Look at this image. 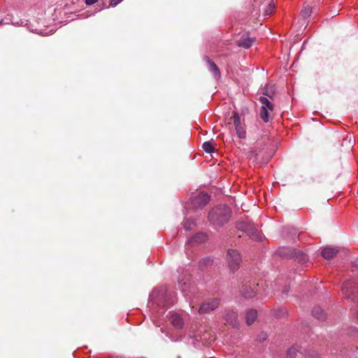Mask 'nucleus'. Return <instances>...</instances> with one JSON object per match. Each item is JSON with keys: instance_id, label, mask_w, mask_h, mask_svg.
I'll use <instances>...</instances> for the list:
<instances>
[{"instance_id": "f8f14e48", "label": "nucleus", "mask_w": 358, "mask_h": 358, "mask_svg": "<svg viewBox=\"0 0 358 358\" xmlns=\"http://www.w3.org/2000/svg\"><path fill=\"white\" fill-rule=\"evenodd\" d=\"M338 252V250L335 248L326 247L322 249L321 255L324 259H331L336 255Z\"/></svg>"}, {"instance_id": "f704fd0d", "label": "nucleus", "mask_w": 358, "mask_h": 358, "mask_svg": "<svg viewBox=\"0 0 358 358\" xmlns=\"http://www.w3.org/2000/svg\"><path fill=\"white\" fill-rule=\"evenodd\" d=\"M170 303H171L166 301V302H165V303H164V304H163V306L169 305Z\"/></svg>"}, {"instance_id": "2eb2a0df", "label": "nucleus", "mask_w": 358, "mask_h": 358, "mask_svg": "<svg viewBox=\"0 0 358 358\" xmlns=\"http://www.w3.org/2000/svg\"><path fill=\"white\" fill-rule=\"evenodd\" d=\"M257 317V311L254 309H250L246 312L245 320L248 325H251L254 323Z\"/></svg>"}, {"instance_id": "f3484780", "label": "nucleus", "mask_w": 358, "mask_h": 358, "mask_svg": "<svg viewBox=\"0 0 358 358\" xmlns=\"http://www.w3.org/2000/svg\"><path fill=\"white\" fill-rule=\"evenodd\" d=\"M166 293V289L164 287H161L159 289H154L150 296L155 300V302H157L160 300L161 298L164 296Z\"/></svg>"}, {"instance_id": "4be33fe9", "label": "nucleus", "mask_w": 358, "mask_h": 358, "mask_svg": "<svg viewBox=\"0 0 358 358\" xmlns=\"http://www.w3.org/2000/svg\"><path fill=\"white\" fill-rule=\"evenodd\" d=\"M203 150L206 152L211 154L215 152L214 146L210 141H206L202 145Z\"/></svg>"}, {"instance_id": "72a5a7b5", "label": "nucleus", "mask_w": 358, "mask_h": 358, "mask_svg": "<svg viewBox=\"0 0 358 358\" xmlns=\"http://www.w3.org/2000/svg\"><path fill=\"white\" fill-rule=\"evenodd\" d=\"M5 22L3 20H0V25L3 24Z\"/></svg>"}, {"instance_id": "6e6552de", "label": "nucleus", "mask_w": 358, "mask_h": 358, "mask_svg": "<svg viewBox=\"0 0 358 358\" xmlns=\"http://www.w3.org/2000/svg\"><path fill=\"white\" fill-rule=\"evenodd\" d=\"M259 284L249 282L243 285L242 294L245 298H252L258 292Z\"/></svg>"}, {"instance_id": "0eeeda50", "label": "nucleus", "mask_w": 358, "mask_h": 358, "mask_svg": "<svg viewBox=\"0 0 358 358\" xmlns=\"http://www.w3.org/2000/svg\"><path fill=\"white\" fill-rule=\"evenodd\" d=\"M220 305V301L217 299H212L204 301L199 308L200 313H208L216 309Z\"/></svg>"}, {"instance_id": "39448f33", "label": "nucleus", "mask_w": 358, "mask_h": 358, "mask_svg": "<svg viewBox=\"0 0 358 358\" xmlns=\"http://www.w3.org/2000/svg\"><path fill=\"white\" fill-rule=\"evenodd\" d=\"M298 354L303 355L306 358H318L319 355L315 352H310L309 350L294 345L287 350V358H296Z\"/></svg>"}, {"instance_id": "7c9ffc66", "label": "nucleus", "mask_w": 358, "mask_h": 358, "mask_svg": "<svg viewBox=\"0 0 358 358\" xmlns=\"http://www.w3.org/2000/svg\"><path fill=\"white\" fill-rule=\"evenodd\" d=\"M266 335H264V336H261V338H259V341H263L266 339Z\"/></svg>"}, {"instance_id": "a878e982", "label": "nucleus", "mask_w": 358, "mask_h": 358, "mask_svg": "<svg viewBox=\"0 0 358 358\" xmlns=\"http://www.w3.org/2000/svg\"><path fill=\"white\" fill-rule=\"evenodd\" d=\"M183 225L186 231H189L192 229V227L194 225V222L190 221L189 219H185Z\"/></svg>"}, {"instance_id": "e433bc0d", "label": "nucleus", "mask_w": 358, "mask_h": 358, "mask_svg": "<svg viewBox=\"0 0 358 358\" xmlns=\"http://www.w3.org/2000/svg\"><path fill=\"white\" fill-rule=\"evenodd\" d=\"M357 316H358V312H357Z\"/></svg>"}, {"instance_id": "393cba45", "label": "nucleus", "mask_w": 358, "mask_h": 358, "mask_svg": "<svg viewBox=\"0 0 358 358\" xmlns=\"http://www.w3.org/2000/svg\"><path fill=\"white\" fill-rule=\"evenodd\" d=\"M274 8H275L274 3L273 2H271L264 10V15L265 16L271 15L273 13Z\"/></svg>"}, {"instance_id": "bb28decb", "label": "nucleus", "mask_w": 358, "mask_h": 358, "mask_svg": "<svg viewBox=\"0 0 358 358\" xmlns=\"http://www.w3.org/2000/svg\"><path fill=\"white\" fill-rule=\"evenodd\" d=\"M122 0H110V5L113 7L116 6L119 4Z\"/></svg>"}, {"instance_id": "b1692460", "label": "nucleus", "mask_w": 358, "mask_h": 358, "mask_svg": "<svg viewBox=\"0 0 358 358\" xmlns=\"http://www.w3.org/2000/svg\"><path fill=\"white\" fill-rule=\"evenodd\" d=\"M312 13V8L308 6H304L301 10V15L303 18L308 17Z\"/></svg>"}, {"instance_id": "ddd939ff", "label": "nucleus", "mask_w": 358, "mask_h": 358, "mask_svg": "<svg viewBox=\"0 0 358 358\" xmlns=\"http://www.w3.org/2000/svg\"><path fill=\"white\" fill-rule=\"evenodd\" d=\"M186 276L180 275L178 277V285L181 292L185 293L190 287L191 282L189 279L185 280Z\"/></svg>"}, {"instance_id": "20e7f679", "label": "nucleus", "mask_w": 358, "mask_h": 358, "mask_svg": "<svg viewBox=\"0 0 358 358\" xmlns=\"http://www.w3.org/2000/svg\"><path fill=\"white\" fill-rule=\"evenodd\" d=\"M227 262L231 273L236 272L240 266L241 257L239 252L234 249H229L227 255Z\"/></svg>"}, {"instance_id": "5701e85b", "label": "nucleus", "mask_w": 358, "mask_h": 358, "mask_svg": "<svg viewBox=\"0 0 358 358\" xmlns=\"http://www.w3.org/2000/svg\"><path fill=\"white\" fill-rule=\"evenodd\" d=\"M268 109H266L264 107H261L259 111V116L264 122L269 121Z\"/></svg>"}, {"instance_id": "c9c22d12", "label": "nucleus", "mask_w": 358, "mask_h": 358, "mask_svg": "<svg viewBox=\"0 0 358 358\" xmlns=\"http://www.w3.org/2000/svg\"><path fill=\"white\" fill-rule=\"evenodd\" d=\"M264 94L266 95V96H268V94L266 92L264 93Z\"/></svg>"}, {"instance_id": "4468645a", "label": "nucleus", "mask_w": 358, "mask_h": 358, "mask_svg": "<svg viewBox=\"0 0 358 358\" xmlns=\"http://www.w3.org/2000/svg\"><path fill=\"white\" fill-rule=\"evenodd\" d=\"M312 315L317 320L323 321L327 318V315L320 306H315L312 310Z\"/></svg>"}, {"instance_id": "9b49d317", "label": "nucleus", "mask_w": 358, "mask_h": 358, "mask_svg": "<svg viewBox=\"0 0 358 358\" xmlns=\"http://www.w3.org/2000/svg\"><path fill=\"white\" fill-rule=\"evenodd\" d=\"M204 59L208 64V70L213 74V76L218 79L221 77V73L217 65L214 62L210 60L208 57H204Z\"/></svg>"}, {"instance_id": "dca6fc26", "label": "nucleus", "mask_w": 358, "mask_h": 358, "mask_svg": "<svg viewBox=\"0 0 358 358\" xmlns=\"http://www.w3.org/2000/svg\"><path fill=\"white\" fill-rule=\"evenodd\" d=\"M255 38H249V37H241L238 41V45L240 47H243L245 48H250L253 43L255 42Z\"/></svg>"}, {"instance_id": "f03ea898", "label": "nucleus", "mask_w": 358, "mask_h": 358, "mask_svg": "<svg viewBox=\"0 0 358 358\" xmlns=\"http://www.w3.org/2000/svg\"><path fill=\"white\" fill-rule=\"evenodd\" d=\"M236 228L239 231L245 232L253 241H261L263 238V235L252 222L248 221L239 222L236 224Z\"/></svg>"}, {"instance_id": "cd10ccee", "label": "nucleus", "mask_w": 358, "mask_h": 358, "mask_svg": "<svg viewBox=\"0 0 358 358\" xmlns=\"http://www.w3.org/2000/svg\"><path fill=\"white\" fill-rule=\"evenodd\" d=\"M98 0H85V3L87 5H92L97 2Z\"/></svg>"}, {"instance_id": "6ab92c4d", "label": "nucleus", "mask_w": 358, "mask_h": 358, "mask_svg": "<svg viewBox=\"0 0 358 358\" xmlns=\"http://www.w3.org/2000/svg\"><path fill=\"white\" fill-rule=\"evenodd\" d=\"M170 321L171 324L178 329H180L183 325V321L182 318L177 314H173L170 317Z\"/></svg>"}, {"instance_id": "2f4dec72", "label": "nucleus", "mask_w": 358, "mask_h": 358, "mask_svg": "<svg viewBox=\"0 0 358 358\" xmlns=\"http://www.w3.org/2000/svg\"><path fill=\"white\" fill-rule=\"evenodd\" d=\"M266 335H264V336H261V338H259V341H263L266 339Z\"/></svg>"}, {"instance_id": "aec40b11", "label": "nucleus", "mask_w": 358, "mask_h": 358, "mask_svg": "<svg viewBox=\"0 0 358 358\" xmlns=\"http://www.w3.org/2000/svg\"><path fill=\"white\" fill-rule=\"evenodd\" d=\"M259 101L262 103L261 107H264L266 109H268L271 111L273 110V104L266 97L260 96Z\"/></svg>"}, {"instance_id": "c756f323", "label": "nucleus", "mask_w": 358, "mask_h": 358, "mask_svg": "<svg viewBox=\"0 0 358 358\" xmlns=\"http://www.w3.org/2000/svg\"><path fill=\"white\" fill-rule=\"evenodd\" d=\"M281 292L282 294L287 295L288 294V292H289V289L287 287H285L283 289H282Z\"/></svg>"}, {"instance_id": "1a4fd4ad", "label": "nucleus", "mask_w": 358, "mask_h": 358, "mask_svg": "<svg viewBox=\"0 0 358 358\" xmlns=\"http://www.w3.org/2000/svg\"><path fill=\"white\" fill-rule=\"evenodd\" d=\"M234 120V124L235 127L236 132L238 138H245L246 136V132L244 128L241 125V118L239 115L234 112L233 113L232 117Z\"/></svg>"}, {"instance_id": "7ed1b4c3", "label": "nucleus", "mask_w": 358, "mask_h": 358, "mask_svg": "<svg viewBox=\"0 0 358 358\" xmlns=\"http://www.w3.org/2000/svg\"><path fill=\"white\" fill-rule=\"evenodd\" d=\"M342 292L345 297L354 304L358 303V284L355 280H348L342 285Z\"/></svg>"}, {"instance_id": "423d86ee", "label": "nucleus", "mask_w": 358, "mask_h": 358, "mask_svg": "<svg viewBox=\"0 0 358 358\" xmlns=\"http://www.w3.org/2000/svg\"><path fill=\"white\" fill-rule=\"evenodd\" d=\"M210 200V196L207 193L199 192L192 201L193 207L199 208L207 205Z\"/></svg>"}, {"instance_id": "9d476101", "label": "nucleus", "mask_w": 358, "mask_h": 358, "mask_svg": "<svg viewBox=\"0 0 358 358\" xmlns=\"http://www.w3.org/2000/svg\"><path fill=\"white\" fill-rule=\"evenodd\" d=\"M237 317V313L233 310L227 311L224 315V318L227 322L234 328H238L239 326V322Z\"/></svg>"}, {"instance_id": "f257e3e1", "label": "nucleus", "mask_w": 358, "mask_h": 358, "mask_svg": "<svg viewBox=\"0 0 358 358\" xmlns=\"http://www.w3.org/2000/svg\"><path fill=\"white\" fill-rule=\"evenodd\" d=\"M231 217V210L226 205H219L208 213V220L214 226H222Z\"/></svg>"}, {"instance_id": "c85d7f7f", "label": "nucleus", "mask_w": 358, "mask_h": 358, "mask_svg": "<svg viewBox=\"0 0 358 358\" xmlns=\"http://www.w3.org/2000/svg\"><path fill=\"white\" fill-rule=\"evenodd\" d=\"M300 260L303 262H306L308 260L307 255H304V254H301Z\"/></svg>"}, {"instance_id": "a211bd4d", "label": "nucleus", "mask_w": 358, "mask_h": 358, "mask_svg": "<svg viewBox=\"0 0 358 358\" xmlns=\"http://www.w3.org/2000/svg\"><path fill=\"white\" fill-rule=\"evenodd\" d=\"M207 236L205 233L195 234L189 241V243H201L206 241Z\"/></svg>"}, {"instance_id": "412c9836", "label": "nucleus", "mask_w": 358, "mask_h": 358, "mask_svg": "<svg viewBox=\"0 0 358 358\" xmlns=\"http://www.w3.org/2000/svg\"><path fill=\"white\" fill-rule=\"evenodd\" d=\"M213 260L210 257H206L201 259L199 262V266L201 269L213 265Z\"/></svg>"}, {"instance_id": "473e14b6", "label": "nucleus", "mask_w": 358, "mask_h": 358, "mask_svg": "<svg viewBox=\"0 0 358 358\" xmlns=\"http://www.w3.org/2000/svg\"><path fill=\"white\" fill-rule=\"evenodd\" d=\"M355 266L356 267V268L358 270V261L357 262H355Z\"/></svg>"}]
</instances>
